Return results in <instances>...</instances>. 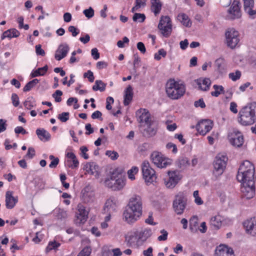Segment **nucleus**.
I'll return each instance as SVG.
<instances>
[{
	"instance_id": "obj_1",
	"label": "nucleus",
	"mask_w": 256,
	"mask_h": 256,
	"mask_svg": "<svg viewBox=\"0 0 256 256\" xmlns=\"http://www.w3.org/2000/svg\"><path fill=\"white\" fill-rule=\"evenodd\" d=\"M254 168L248 160L244 162L240 166L236 178L242 186L241 191L247 199L252 198L255 194Z\"/></svg>"
},
{
	"instance_id": "obj_2",
	"label": "nucleus",
	"mask_w": 256,
	"mask_h": 256,
	"mask_svg": "<svg viewBox=\"0 0 256 256\" xmlns=\"http://www.w3.org/2000/svg\"><path fill=\"white\" fill-rule=\"evenodd\" d=\"M142 202L141 197L134 195L129 200L123 212V220L128 224L135 222L142 215Z\"/></svg>"
},
{
	"instance_id": "obj_3",
	"label": "nucleus",
	"mask_w": 256,
	"mask_h": 256,
	"mask_svg": "<svg viewBox=\"0 0 256 256\" xmlns=\"http://www.w3.org/2000/svg\"><path fill=\"white\" fill-rule=\"evenodd\" d=\"M238 122L242 126H247L256 122V102L248 103L240 110Z\"/></svg>"
},
{
	"instance_id": "obj_4",
	"label": "nucleus",
	"mask_w": 256,
	"mask_h": 256,
	"mask_svg": "<svg viewBox=\"0 0 256 256\" xmlns=\"http://www.w3.org/2000/svg\"><path fill=\"white\" fill-rule=\"evenodd\" d=\"M166 92L170 99L175 100L181 98L186 92L185 86L174 79L169 80L166 84Z\"/></svg>"
},
{
	"instance_id": "obj_5",
	"label": "nucleus",
	"mask_w": 256,
	"mask_h": 256,
	"mask_svg": "<svg viewBox=\"0 0 256 256\" xmlns=\"http://www.w3.org/2000/svg\"><path fill=\"white\" fill-rule=\"evenodd\" d=\"M228 158L224 154H218L213 162V174L216 176L222 175L226 168Z\"/></svg>"
},
{
	"instance_id": "obj_6",
	"label": "nucleus",
	"mask_w": 256,
	"mask_h": 256,
	"mask_svg": "<svg viewBox=\"0 0 256 256\" xmlns=\"http://www.w3.org/2000/svg\"><path fill=\"white\" fill-rule=\"evenodd\" d=\"M187 204L186 196L184 192H179L175 196L173 202L174 211L178 215L183 214Z\"/></svg>"
},
{
	"instance_id": "obj_7",
	"label": "nucleus",
	"mask_w": 256,
	"mask_h": 256,
	"mask_svg": "<svg viewBox=\"0 0 256 256\" xmlns=\"http://www.w3.org/2000/svg\"><path fill=\"white\" fill-rule=\"evenodd\" d=\"M158 28L165 38H168L172 32V22L168 16H162Z\"/></svg>"
},
{
	"instance_id": "obj_8",
	"label": "nucleus",
	"mask_w": 256,
	"mask_h": 256,
	"mask_svg": "<svg viewBox=\"0 0 256 256\" xmlns=\"http://www.w3.org/2000/svg\"><path fill=\"white\" fill-rule=\"evenodd\" d=\"M143 178L146 183H152L156 180V176L155 170L151 167L150 162L144 160L142 164Z\"/></svg>"
},
{
	"instance_id": "obj_9",
	"label": "nucleus",
	"mask_w": 256,
	"mask_h": 256,
	"mask_svg": "<svg viewBox=\"0 0 256 256\" xmlns=\"http://www.w3.org/2000/svg\"><path fill=\"white\" fill-rule=\"evenodd\" d=\"M152 162L158 168H166L172 164V160L166 158L163 154L158 152H154L150 156Z\"/></svg>"
},
{
	"instance_id": "obj_10",
	"label": "nucleus",
	"mask_w": 256,
	"mask_h": 256,
	"mask_svg": "<svg viewBox=\"0 0 256 256\" xmlns=\"http://www.w3.org/2000/svg\"><path fill=\"white\" fill-rule=\"evenodd\" d=\"M225 35L227 46L232 49L236 48L240 42L238 32L233 28H229Z\"/></svg>"
},
{
	"instance_id": "obj_11",
	"label": "nucleus",
	"mask_w": 256,
	"mask_h": 256,
	"mask_svg": "<svg viewBox=\"0 0 256 256\" xmlns=\"http://www.w3.org/2000/svg\"><path fill=\"white\" fill-rule=\"evenodd\" d=\"M168 178L164 180L165 186L167 188H173L181 180L182 176L176 170L168 172Z\"/></svg>"
},
{
	"instance_id": "obj_12",
	"label": "nucleus",
	"mask_w": 256,
	"mask_h": 256,
	"mask_svg": "<svg viewBox=\"0 0 256 256\" xmlns=\"http://www.w3.org/2000/svg\"><path fill=\"white\" fill-rule=\"evenodd\" d=\"M228 136L230 143L236 147L240 148L244 144L243 135L238 130L234 129L232 132L228 134Z\"/></svg>"
},
{
	"instance_id": "obj_13",
	"label": "nucleus",
	"mask_w": 256,
	"mask_h": 256,
	"mask_svg": "<svg viewBox=\"0 0 256 256\" xmlns=\"http://www.w3.org/2000/svg\"><path fill=\"white\" fill-rule=\"evenodd\" d=\"M138 121L140 123L144 122L146 124H151L150 114L146 109H140L136 112Z\"/></svg>"
},
{
	"instance_id": "obj_14",
	"label": "nucleus",
	"mask_w": 256,
	"mask_h": 256,
	"mask_svg": "<svg viewBox=\"0 0 256 256\" xmlns=\"http://www.w3.org/2000/svg\"><path fill=\"white\" fill-rule=\"evenodd\" d=\"M212 126V122L210 120H204L200 122L197 124L196 128L200 134H205L211 130Z\"/></svg>"
},
{
	"instance_id": "obj_15",
	"label": "nucleus",
	"mask_w": 256,
	"mask_h": 256,
	"mask_svg": "<svg viewBox=\"0 0 256 256\" xmlns=\"http://www.w3.org/2000/svg\"><path fill=\"white\" fill-rule=\"evenodd\" d=\"M243 224L247 233L256 236V218L244 222Z\"/></svg>"
},
{
	"instance_id": "obj_16",
	"label": "nucleus",
	"mask_w": 256,
	"mask_h": 256,
	"mask_svg": "<svg viewBox=\"0 0 256 256\" xmlns=\"http://www.w3.org/2000/svg\"><path fill=\"white\" fill-rule=\"evenodd\" d=\"M126 240L128 241L129 246L132 248H138L142 244L139 238V236L136 230L131 233V234L126 238Z\"/></svg>"
},
{
	"instance_id": "obj_17",
	"label": "nucleus",
	"mask_w": 256,
	"mask_h": 256,
	"mask_svg": "<svg viewBox=\"0 0 256 256\" xmlns=\"http://www.w3.org/2000/svg\"><path fill=\"white\" fill-rule=\"evenodd\" d=\"M70 50V48L68 44H60L56 50L54 54V58L57 60H60L64 58H65L67 54Z\"/></svg>"
},
{
	"instance_id": "obj_18",
	"label": "nucleus",
	"mask_w": 256,
	"mask_h": 256,
	"mask_svg": "<svg viewBox=\"0 0 256 256\" xmlns=\"http://www.w3.org/2000/svg\"><path fill=\"white\" fill-rule=\"evenodd\" d=\"M214 256H234L232 248L224 245H220L215 250Z\"/></svg>"
},
{
	"instance_id": "obj_19",
	"label": "nucleus",
	"mask_w": 256,
	"mask_h": 256,
	"mask_svg": "<svg viewBox=\"0 0 256 256\" xmlns=\"http://www.w3.org/2000/svg\"><path fill=\"white\" fill-rule=\"evenodd\" d=\"M18 199L17 197L12 196V191H8L6 194V206L8 209H12L15 206L18 202Z\"/></svg>"
},
{
	"instance_id": "obj_20",
	"label": "nucleus",
	"mask_w": 256,
	"mask_h": 256,
	"mask_svg": "<svg viewBox=\"0 0 256 256\" xmlns=\"http://www.w3.org/2000/svg\"><path fill=\"white\" fill-rule=\"evenodd\" d=\"M140 132L142 136L146 138L154 136L156 133V129L151 126V124L141 126Z\"/></svg>"
},
{
	"instance_id": "obj_21",
	"label": "nucleus",
	"mask_w": 256,
	"mask_h": 256,
	"mask_svg": "<svg viewBox=\"0 0 256 256\" xmlns=\"http://www.w3.org/2000/svg\"><path fill=\"white\" fill-rule=\"evenodd\" d=\"M122 169L117 168L115 169L111 174L110 178H107L106 181V184L108 187H112V181L118 178V177L122 176Z\"/></svg>"
},
{
	"instance_id": "obj_22",
	"label": "nucleus",
	"mask_w": 256,
	"mask_h": 256,
	"mask_svg": "<svg viewBox=\"0 0 256 256\" xmlns=\"http://www.w3.org/2000/svg\"><path fill=\"white\" fill-rule=\"evenodd\" d=\"M228 12L232 15L231 18L232 19L238 18L240 17L241 14L239 6V2L237 1H234L228 10Z\"/></svg>"
},
{
	"instance_id": "obj_23",
	"label": "nucleus",
	"mask_w": 256,
	"mask_h": 256,
	"mask_svg": "<svg viewBox=\"0 0 256 256\" xmlns=\"http://www.w3.org/2000/svg\"><path fill=\"white\" fill-rule=\"evenodd\" d=\"M116 200L114 198H110L106 201L104 210L106 212L110 213L115 211L116 207Z\"/></svg>"
},
{
	"instance_id": "obj_24",
	"label": "nucleus",
	"mask_w": 256,
	"mask_h": 256,
	"mask_svg": "<svg viewBox=\"0 0 256 256\" xmlns=\"http://www.w3.org/2000/svg\"><path fill=\"white\" fill-rule=\"evenodd\" d=\"M88 212L85 208L82 206H78V212L76 214V217L80 220V223H84L88 218Z\"/></svg>"
},
{
	"instance_id": "obj_25",
	"label": "nucleus",
	"mask_w": 256,
	"mask_h": 256,
	"mask_svg": "<svg viewBox=\"0 0 256 256\" xmlns=\"http://www.w3.org/2000/svg\"><path fill=\"white\" fill-rule=\"evenodd\" d=\"M196 82L199 88L204 91L208 90L211 84V81L208 78H199L196 80Z\"/></svg>"
},
{
	"instance_id": "obj_26",
	"label": "nucleus",
	"mask_w": 256,
	"mask_h": 256,
	"mask_svg": "<svg viewBox=\"0 0 256 256\" xmlns=\"http://www.w3.org/2000/svg\"><path fill=\"white\" fill-rule=\"evenodd\" d=\"M214 66L216 68V70L220 74H222L226 71V64L225 60L222 58H220L216 59L214 62Z\"/></svg>"
},
{
	"instance_id": "obj_27",
	"label": "nucleus",
	"mask_w": 256,
	"mask_h": 256,
	"mask_svg": "<svg viewBox=\"0 0 256 256\" xmlns=\"http://www.w3.org/2000/svg\"><path fill=\"white\" fill-rule=\"evenodd\" d=\"M124 104L128 106L132 102L133 98V89L131 86L129 85L124 91Z\"/></svg>"
},
{
	"instance_id": "obj_28",
	"label": "nucleus",
	"mask_w": 256,
	"mask_h": 256,
	"mask_svg": "<svg viewBox=\"0 0 256 256\" xmlns=\"http://www.w3.org/2000/svg\"><path fill=\"white\" fill-rule=\"evenodd\" d=\"M36 134L42 141L47 142L50 139V134L44 128H38L36 130Z\"/></svg>"
},
{
	"instance_id": "obj_29",
	"label": "nucleus",
	"mask_w": 256,
	"mask_h": 256,
	"mask_svg": "<svg viewBox=\"0 0 256 256\" xmlns=\"http://www.w3.org/2000/svg\"><path fill=\"white\" fill-rule=\"evenodd\" d=\"M139 236V238L141 240L142 244L146 241V240L150 238L152 234V232L150 228H144L141 230H136Z\"/></svg>"
},
{
	"instance_id": "obj_30",
	"label": "nucleus",
	"mask_w": 256,
	"mask_h": 256,
	"mask_svg": "<svg viewBox=\"0 0 256 256\" xmlns=\"http://www.w3.org/2000/svg\"><path fill=\"white\" fill-rule=\"evenodd\" d=\"M151 10L154 12V15L156 16L160 14L162 4L160 0H151Z\"/></svg>"
},
{
	"instance_id": "obj_31",
	"label": "nucleus",
	"mask_w": 256,
	"mask_h": 256,
	"mask_svg": "<svg viewBox=\"0 0 256 256\" xmlns=\"http://www.w3.org/2000/svg\"><path fill=\"white\" fill-rule=\"evenodd\" d=\"M20 34V32L16 28H12L5 31L2 36V38L4 39L5 38H17Z\"/></svg>"
},
{
	"instance_id": "obj_32",
	"label": "nucleus",
	"mask_w": 256,
	"mask_h": 256,
	"mask_svg": "<svg viewBox=\"0 0 256 256\" xmlns=\"http://www.w3.org/2000/svg\"><path fill=\"white\" fill-rule=\"evenodd\" d=\"M98 168V166L94 162H90L86 163L84 166V169L92 174H94V172H97Z\"/></svg>"
},
{
	"instance_id": "obj_33",
	"label": "nucleus",
	"mask_w": 256,
	"mask_h": 256,
	"mask_svg": "<svg viewBox=\"0 0 256 256\" xmlns=\"http://www.w3.org/2000/svg\"><path fill=\"white\" fill-rule=\"evenodd\" d=\"M178 18L184 26L186 27H190L191 26L192 22L186 14L184 13L180 14L178 16Z\"/></svg>"
},
{
	"instance_id": "obj_34",
	"label": "nucleus",
	"mask_w": 256,
	"mask_h": 256,
	"mask_svg": "<svg viewBox=\"0 0 256 256\" xmlns=\"http://www.w3.org/2000/svg\"><path fill=\"white\" fill-rule=\"evenodd\" d=\"M222 218L220 216H216L211 218L210 223L215 228L218 229L222 226Z\"/></svg>"
},
{
	"instance_id": "obj_35",
	"label": "nucleus",
	"mask_w": 256,
	"mask_h": 256,
	"mask_svg": "<svg viewBox=\"0 0 256 256\" xmlns=\"http://www.w3.org/2000/svg\"><path fill=\"white\" fill-rule=\"evenodd\" d=\"M112 182V187H111L112 188H113L114 190H120L125 184L124 180L122 176L118 177L116 180H114Z\"/></svg>"
},
{
	"instance_id": "obj_36",
	"label": "nucleus",
	"mask_w": 256,
	"mask_h": 256,
	"mask_svg": "<svg viewBox=\"0 0 256 256\" xmlns=\"http://www.w3.org/2000/svg\"><path fill=\"white\" fill-rule=\"evenodd\" d=\"M54 214L57 220L61 221L65 220L68 217L66 212L62 209H56Z\"/></svg>"
},
{
	"instance_id": "obj_37",
	"label": "nucleus",
	"mask_w": 256,
	"mask_h": 256,
	"mask_svg": "<svg viewBox=\"0 0 256 256\" xmlns=\"http://www.w3.org/2000/svg\"><path fill=\"white\" fill-rule=\"evenodd\" d=\"M48 70V66L46 65L42 68H38L34 72H32L31 76L32 78L40 76H44Z\"/></svg>"
},
{
	"instance_id": "obj_38",
	"label": "nucleus",
	"mask_w": 256,
	"mask_h": 256,
	"mask_svg": "<svg viewBox=\"0 0 256 256\" xmlns=\"http://www.w3.org/2000/svg\"><path fill=\"white\" fill-rule=\"evenodd\" d=\"M106 84L101 80H96L95 82L94 85L92 86V90L94 91L100 90L104 92L106 89Z\"/></svg>"
},
{
	"instance_id": "obj_39",
	"label": "nucleus",
	"mask_w": 256,
	"mask_h": 256,
	"mask_svg": "<svg viewBox=\"0 0 256 256\" xmlns=\"http://www.w3.org/2000/svg\"><path fill=\"white\" fill-rule=\"evenodd\" d=\"M178 166L180 168H184L190 164L189 160L186 157H180L176 162Z\"/></svg>"
},
{
	"instance_id": "obj_40",
	"label": "nucleus",
	"mask_w": 256,
	"mask_h": 256,
	"mask_svg": "<svg viewBox=\"0 0 256 256\" xmlns=\"http://www.w3.org/2000/svg\"><path fill=\"white\" fill-rule=\"evenodd\" d=\"M213 88L215 90L211 92V94L212 96L218 97L220 94L224 93V88L222 86L214 84L213 86Z\"/></svg>"
},
{
	"instance_id": "obj_41",
	"label": "nucleus",
	"mask_w": 256,
	"mask_h": 256,
	"mask_svg": "<svg viewBox=\"0 0 256 256\" xmlns=\"http://www.w3.org/2000/svg\"><path fill=\"white\" fill-rule=\"evenodd\" d=\"M39 80L36 78L28 82L24 88V92L30 91L32 88H34L38 82Z\"/></svg>"
},
{
	"instance_id": "obj_42",
	"label": "nucleus",
	"mask_w": 256,
	"mask_h": 256,
	"mask_svg": "<svg viewBox=\"0 0 256 256\" xmlns=\"http://www.w3.org/2000/svg\"><path fill=\"white\" fill-rule=\"evenodd\" d=\"M94 195L92 192H84L82 196L83 200L85 202H92L94 199Z\"/></svg>"
},
{
	"instance_id": "obj_43",
	"label": "nucleus",
	"mask_w": 256,
	"mask_h": 256,
	"mask_svg": "<svg viewBox=\"0 0 256 256\" xmlns=\"http://www.w3.org/2000/svg\"><path fill=\"white\" fill-rule=\"evenodd\" d=\"M146 19V16L144 14L135 13L132 17L134 22H142Z\"/></svg>"
},
{
	"instance_id": "obj_44",
	"label": "nucleus",
	"mask_w": 256,
	"mask_h": 256,
	"mask_svg": "<svg viewBox=\"0 0 256 256\" xmlns=\"http://www.w3.org/2000/svg\"><path fill=\"white\" fill-rule=\"evenodd\" d=\"M138 170V168L136 166H132V168L128 170V174L129 178L132 180L135 179L134 174H136Z\"/></svg>"
},
{
	"instance_id": "obj_45",
	"label": "nucleus",
	"mask_w": 256,
	"mask_h": 256,
	"mask_svg": "<svg viewBox=\"0 0 256 256\" xmlns=\"http://www.w3.org/2000/svg\"><path fill=\"white\" fill-rule=\"evenodd\" d=\"M50 159L52 160L50 164H49L50 168H55L56 167L59 162V159L58 158H55L54 156H50Z\"/></svg>"
},
{
	"instance_id": "obj_46",
	"label": "nucleus",
	"mask_w": 256,
	"mask_h": 256,
	"mask_svg": "<svg viewBox=\"0 0 256 256\" xmlns=\"http://www.w3.org/2000/svg\"><path fill=\"white\" fill-rule=\"evenodd\" d=\"M228 76L232 80L236 81L240 78L241 72L240 70H236L235 72L230 73Z\"/></svg>"
},
{
	"instance_id": "obj_47",
	"label": "nucleus",
	"mask_w": 256,
	"mask_h": 256,
	"mask_svg": "<svg viewBox=\"0 0 256 256\" xmlns=\"http://www.w3.org/2000/svg\"><path fill=\"white\" fill-rule=\"evenodd\" d=\"M62 95V92L60 90H56L52 94V96L56 102H60L62 101L61 96Z\"/></svg>"
},
{
	"instance_id": "obj_48",
	"label": "nucleus",
	"mask_w": 256,
	"mask_h": 256,
	"mask_svg": "<svg viewBox=\"0 0 256 256\" xmlns=\"http://www.w3.org/2000/svg\"><path fill=\"white\" fill-rule=\"evenodd\" d=\"M70 114L68 112H63L58 115V118L63 122H66L69 119Z\"/></svg>"
},
{
	"instance_id": "obj_49",
	"label": "nucleus",
	"mask_w": 256,
	"mask_h": 256,
	"mask_svg": "<svg viewBox=\"0 0 256 256\" xmlns=\"http://www.w3.org/2000/svg\"><path fill=\"white\" fill-rule=\"evenodd\" d=\"M90 253V247L86 246L80 251L77 256H89Z\"/></svg>"
},
{
	"instance_id": "obj_50",
	"label": "nucleus",
	"mask_w": 256,
	"mask_h": 256,
	"mask_svg": "<svg viewBox=\"0 0 256 256\" xmlns=\"http://www.w3.org/2000/svg\"><path fill=\"white\" fill-rule=\"evenodd\" d=\"M83 13L88 18H90L94 16V10L92 7H90L88 9L84 10Z\"/></svg>"
},
{
	"instance_id": "obj_51",
	"label": "nucleus",
	"mask_w": 256,
	"mask_h": 256,
	"mask_svg": "<svg viewBox=\"0 0 256 256\" xmlns=\"http://www.w3.org/2000/svg\"><path fill=\"white\" fill-rule=\"evenodd\" d=\"M106 156L110 157L112 160H116L118 157V154L115 151L107 150L106 152Z\"/></svg>"
},
{
	"instance_id": "obj_52",
	"label": "nucleus",
	"mask_w": 256,
	"mask_h": 256,
	"mask_svg": "<svg viewBox=\"0 0 256 256\" xmlns=\"http://www.w3.org/2000/svg\"><path fill=\"white\" fill-rule=\"evenodd\" d=\"M166 54V52L162 48L158 50V53H156L154 58L156 60H159L161 59L160 56L162 57H165Z\"/></svg>"
},
{
	"instance_id": "obj_53",
	"label": "nucleus",
	"mask_w": 256,
	"mask_h": 256,
	"mask_svg": "<svg viewBox=\"0 0 256 256\" xmlns=\"http://www.w3.org/2000/svg\"><path fill=\"white\" fill-rule=\"evenodd\" d=\"M194 197V202L198 205H201L203 204V200L198 196V191L195 190L193 193Z\"/></svg>"
},
{
	"instance_id": "obj_54",
	"label": "nucleus",
	"mask_w": 256,
	"mask_h": 256,
	"mask_svg": "<svg viewBox=\"0 0 256 256\" xmlns=\"http://www.w3.org/2000/svg\"><path fill=\"white\" fill-rule=\"evenodd\" d=\"M244 10L249 8H253L254 6V0H244Z\"/></svg>"
},
{
	"instance_id": "obj_55",
	"label": "nucleus",
	"mask_w": 256,
	"mask_h": 256,
	"mask_svg": "<svg viewBox=\"0 0 256 256\" xmlns=\"http://www.w3.org/2000/svg\"><path fill=\"white\" fill-rule=\"evenodd\" d=\"M12 103L13 105L16 107L19 105L20 102H19V98L17 94H12Z\"/></svg>"
},
{
	"instance_id": "obj_56",
	"label": "nucleus",
	"mask_w": 256,
	"mask_h": 256,
	"mask_svg": "<svg viewBox=\"0 0 256 256\" xmlns=\"http://www.w3.org/2000/svg\"><path fill=\"white\" fill-rule=\"evenodd\" d=\"M35 156V150L33 148H28L27 154L25 156V158L32 159Z\"/></svg>"
},
{
	"instance_id": "obj_57",
	"label": "nucleus",
	"mask_w": 256,
	"mask_h": 256,
	"mask_svg": "<svg viewBox=\"0 0 256 256\" xmlns=\"http://www.w3.org/2000/svg\"><path fill=\"white\" fill-rule=\"evenodd\" d=\"M160 233L162 234V235L160 236L158 238V240L159 241H164L167 240L168 233L164 230H160Z\"/></svg>"
},
{
	"instance_id": "obj_58",
	"label": "nucleus",
	"mask_w": 256,
	"mask_h": 256,
	"mask_svg": "<svg viewBox=\"0 0 256 256\" xmlns=\"http://www.w3.org/2000/svg\"><path fill=\"white\" fill-rule=\"evenodd\" d=\"M68 31L72 33L73 36H76L80 32V30L75 26H70L68 28Z\"/></svg>"
},
{
	"instance_id": "obj_59",
	"label": "nucleus",
	"mask_w": 256,
	"mask_h": 256,
	"mask_svg": "<svg viewBox=\"0 0 256 256\" xmlns=\"http://www.w3.org/2000/svg\"><path fill=\"white\" fill-rule=\"evenodd\" d=\"M80 150L81 151V156L85 160H88L89 158L88 155L86 153L88 151V148L85 146L80 147Z\"/></svg>"
},
{
	"instance_id": "obj_60",
	"label": "nucleus",
	"mask_w": 256,
	"mask_h": 256,
	"mask_svg": "<svg viewBox=\"0 0 256 256\" xmlns=\"http://www.w3.org/2000/svg\"><path fill=\"white\" fill-rule=\"evenodd\" d=\"M128 38L127 37L124 36L122 40H118L117 42V46L118 48H123L124 47V44H128Z\"/></svg>"
},
{
	"instance_id": "obj_61",
	"label": "nucleus",
	"mask_w": 256,
	"mask_h": 256,
	"mask_svg": "<svg viewBox=\"0 0 256 256\" xmlns=\"http://www.w3.org/2000/svg\"><path fill=\"white\" fill-rule=\"evenodd\" d=\"M198 218L196 216H193L190 220V226L191 229L192 228V227H196L198 226Z\"/></svg>"
},
{
	"instance_id": "obj_62",
	"label": "nucleus",
	"mask_w": 256,
	"mask_h": 256,
	"mask_svg": "<svg viewBox=\"0 0 256 256\" xmlns=\"http://www.w3.org/2000/svg\"><path fill=\"white\" fill-rule=\"evenodd\" d=\"M194 106L196 107H200L201 108H204L206 107L205 103L202 98H200L198 100L196 101Z\"/></svg>"
},
{
	"instance_id": "obj_63",
	"label": "nucleus",
	"mask_w": 256,
	"mask_h": 256,
	"mask_svg": "<svg viewBox=\"0 0 256 256\" xmlns=\"http://www.w3.org/2000/svg\"><path fill=\"white\" fill-rule=\"evenodd\" d=\"M102 114L99 110H96L93 112L91 116V117L92 119H100V120H102Z\"/></svg>"
},
{
	"instance_id": "obj_64",
	"label": "nucleus",
	"mask_w": 256,
	"mask_h": 256,
	"mask_svg": "<svg viewBox=\"0 0 256 256\" xmlns=\"http://www.w3.org/2000/svg\"><path fill=\"white\" fill-rule=\"evenodd\" d=\"M36 52L38 55L44 56L45 54L44 50L42 48L40 44H38L36 46Z\"/></svg>"
}]
</instances>
